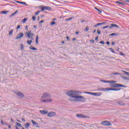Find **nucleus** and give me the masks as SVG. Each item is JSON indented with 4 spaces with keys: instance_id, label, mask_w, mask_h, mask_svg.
I'll return each instance as SVG.
<instances>
[{
    "instance_id": "52",
    "label": "nucleus",
    "mask_w": 129,
    "mask_h": 129,
    "mask_svg": "<svg viewBox=\"0 0 129 129\" xmlns=\"http://www.w3.org/2000/svg\"><path fill=\"white\" fill-rule=\"evenodd\" d=\"M67 39L68 41H69V40H70L69 37L67 36Z\"/></svg>"
},
{
    "instance_id": "17",
    "label": "nucleus",
    "mask_w": 129,
    "mask_h": 129,
    "mask_svg": "<svg viewBox=\"0 0 129 129\" xmlns=\"http://www.w3.org/2000/svg\"><path fill=\"white\" fill-rule=\"evenodd\" d=\"M31 122L32 123V124H33L34 125H36V126H37L38 124V122H37L34 121V120H31Z\"/></svg>"
},
{
    "instance_id": "62",
    "label": "nucleus",
    "mask_w": 129,
    "mask_h": 129,
    "mask_svg": "<svg viewBox=\"0 0 129 129\" xmlns=\"http://www.w3.org/2000/svg\"><path fill=\"white\" fill-rule=\"evenodd\" d=\"M64 43H65V42H64V41H62V42H61L62 44H64Z\"/></svg>"
},
{
    "instance_id": "58",
    "label": "nucleus",
    "mask_w": 129,
    "mask_h": 129,
    "mask_svg": "<svg viewBox=\"0 0 129 129\" xmlns=\"http://www.w3.org/2000/svg\"><path fill=\"white\" fill-rule=\"evenodd\" d=\"M98 37H96L95 38V40H98Z\"/></svg>"
},
{
    "instance_id": "55",
    "label": "nucleus",
    "mask_w": 129,
    "mask_h": 129,
    "mask_svg": "<svg viewBox=\"0 0 129 129\" xmlns=\"http://www.w3.org/2000/svg\"><path fill=\"white\" fill-rule=\"evenodd\" d=\"M33 28H37V26H36V25H34V26H33Z\"/></svg>"
},
{
    "instance_id": "18",
    "label": "nucleus",
    "mask_w": 129,
    "mask_h": 129,
    "mask_svg": "<svg viewBox=\"0 0 129 129\" xmlns=\"http://www.w3.org/2000/svg\"><path fill=\"white\" fill-rule=\"evenodd\" d=\"M109 36H118V33H111L109 34Z\"/></svg>"
},
{
    "instance_id": "60",
    "label": "nucleus",
    "mask_w": 129,
    "mask_h": 129,
    "mask_svg": "<svg viewBox=\"0 0 129 129\" xmlns=\"http://www.w3.org/2000/svg\"><path fill=\"white\" fill-rule=\"evenodd\" d=\"M53 21H56V18H54V19H53Z\"/></svg>"
},
{
    "instance_id": "41",
    "label": "nucleus",
    "mask_w": 129,
    "mask_h": 129,
    "mask_svg": "<svg viewBox=\"0 0 129 129\" xmlns=\"http://www.w3.org/2000/svg\"><path fill=\"white\" fill-rule=\"evenodd\" d=\"M90 41L91 42V43H94V40L93 39H91Z\"/></svg>"
},
{
    "instance_id": "59",
    "label": "nucleus",
    "mask_w": 129,
    "mask_h": 129,
    "mask_svg": "<svg viewBox=\"0 0 129 129\" xmlns=\"http://www.w3.org/2000/svg\"><path fill=\"white\" fill-rule=\"evenodd\" d=\"M112 45H114V42H112Z\"/></svg>"
},
{
    "instance_id": "51",
    "label": "nucleus",
    "mask_w": 129,
    "mask_h": 129,
    "mask_svg": "<svg viewBox=\"0 0 129 129\" xmlns=\"http://www.w3.org/2000/svg\"><path fill=\"white\" fill-rule=\"evenodd\" d=\"M106 44H107V45H109V44H110L109 41H107L106 42Z\"/></svg>"
},
{
    "instance_id": "37",
    "label": "nucleus",
    "mask_w": 129,
    "mask_h": 129,
    "mask_svg": "<svg viewBox=\"0 0 129 129\" xmlns=\"http://www.w3.org/2000/svg\"><path fill=\"white\" fill-rule=\"evenodd\" d=\"M118 104H119L120 105H123V104H122V102H118Z\"/></svg>"
},
{
    "instance_id": "56",
    "label": "nucleus",
    "mask_w": 129,
    "mask_h": 129,
    "mask_svg": "<svg viewBox=\"0 0 129 129\" xmlns=\"http://www.w3.org/2000/svg\"><path fill=\"white\" fill-rule=\"evenodd\" d=\"M125 2H126V3H129V0H125Z\"/></svg>"
},
{
    "instance_id": "47",
    "label": "nucleus",
    "mask_w": 129,
    "mask_h": 129,
    "mask_svg": "<svg viewBox=\"0 0 129 129\" xmlns=\"http://www.w3.org/2000/svg\"><path fill=\"white\" fill-rule=\"evenodd\" d=\"M18 12H19V11H16V12H15L14 13V14L16 15V14H18Z\"/></svg>"
},
{
    "instance_id": "28",
    "label": "nucleus",
    "mask_w": 129,
    "mask_h": 129,
    "mask_svg": "<svg viewBox=\"0 0 129 129\" xmlns=\"http://www.w3.org/2000/svg\"><path fill=\"white\" fill-rule=\"evenodd\" d=\"M14 32V29H12L10 32H9V35L11 36L12 34Z\"/></svg>"
},
{
    "instance_id": "61",
    "label": "nucleus",
    "mask_w": 129,
    "mask_h": 129,
    "mask_svg": "<svg viewBox=\"0 0 129 129\" xmlns=\"http://www.w3.org/2000/svg\"><path fill=\"white\" fill-rule=\"evenodd\" d=\"M96 30H94V33H96Z\"/></svg>"
},
{
    "instance_id": "34",
    "label": "nucleus",
    "mask_w": 129,
    "mask_h": 129,
    "mask_svg": "<svg viewBox=\"0 0 129 129\" xmlns=\"http://www.w3.org/2000/svg\"><path fill=\"white\" fill-rule=\"evenodd\" d=\"M71 20H72V18H70L69 19H66V21L67 22L68 21H71Z\"/></svg>"
},
{
    "instance_id": "8",
    "label": "nucleus",
    "mask_w": 129,
    "mask_h": 129,
    "mask_svg": "<svg viewBox=\"0 0 129 129\" xmlns=\"http://www.w3.org/2000/svg\"><path fill=\"white\" fill-rule=\"evenodd\" d=\"M101 124H102V125H104V126H109L112 125L110 122L107 120L102 121Z\"/></svg>"
},
{
    "instance_id": "9",
    "label": "nucleus",
    "mask_w": 129,
    "mask_h": 129,
    "mask_svg": "<svg viewBox=\"0 0 129 129\" xmlns=\"http://www.w3.org/2000/svg\"><path fill=\"white\" fill-rule=\"evenodd\" d=\"M47 116L49 117H52L53 116H56V112H53V111L49 112L48 113Z\"/></svg>"
},
{
    "instance_id": "12",
    "label": "nucleus",
    "mask_w": 129,
    "mask_h": 129,
    "mask_svg": "<svg viewBox=\"0 0 129 129\" xmlns=\"http://www.w3.org/2000/svg\"><path fill=\"white\" fill-rule=\"evenodd\" d=\"M112 28H119L117 25L114 24H111L110 27H109V29H111Z\"/></svg>"
},
{
    "instance_id": "5",
    "label": "nucleus",
    "mask_w": 129,
    "mask_h": 129,
    "mask_svg": "<svg viewBox=\"0 0 129 129\" xmlns=\"http://www.w3.org/2000/svg\"><path fill=\"white\" fill-rule=\"evenodd\" d=\"M100 91H118V90H120V89H116L115 88H103L102 89H100Z\"/></svg>"
},
{
    "instance_id": "39",
    "label": "nucleus",
    "mask_w": 129,
    "mask_h": 129,
    "mask_svg": "<svg viewBox=\"0 0 129 129\" xmlns=\"http://www.w3.org/2000/svg\"><path fill=\"white\" fill-rule=\"evenodd\" d=\"M97 34H101V33H100V30H98L97 31Z\"/></svg>"
},
{
    "instance_id": "10",
    "label": "nucleus",
    "mask_w": 129,
    "mask_h": 129,
    "mask_svg": "<svg viewBox=\"0 0 129 129\" xmlns=\"http://www.w3.org/2000/svg\"><path fill=\"white\" fill-rule=\"evenodd\" d=\"M23 37H24V33L21 32V33L18 34L17 37L16 38V39L18 40V39H20L21 38H23Z\"/></svg>"
},
{
    "instance_id": "25",
    "label": "nucleus",
    "mask_w": 129,
    "mask_h": 129,
    "mask_svg": "<svg viewBox=\"0 0 129 129\" xmlns=\"http://www.w3.org/2000/svg\"><path fill=\"white\" fill-rule=\"evenodd\" d=\"M85 94H91V95H94V93L92 92H84Z\"/></svg>"
},
{
    "instance_id": "32",
    "label": "nucleus",
    "mask_w": 129,
    "mask_h": 129,
    "mask_svg": "<svg viewBox=\"0 0 129 129\" xmlns=\"http://www.w3.org/2000/svg\"><path fill=\"white\" fill-rule=\"evenodd\" d=\"M17 125H18V126H20V127H22V124L20 123H16Z\"/></svg>"
},
{
    "instance_id": "46",
    "label": "nucleus",
    "mask_w": 129,
    "mask_h": 129,
    "mask_svg": "<svg viewBox=\"0 0 129 129\" xmlns=\"http://www.w3.org/2000/svg\"><path fill=\"white\" fill-rule=\"evenodd\" d=\"M42 23H44V20H42L40 22H39V24H42Z\"/></svg>"
},
{
    "instance_id": "27",
    "label": "nucleus",
    "mask_w": 129,
    "mask_h": 129,
    "mask_svg": "<svg viewBox=\"0 0 129 129\" xmlns=\"http://www.w3.org/2000/svg\"><path fill=\"white\" fill-rule=\"evenodd\" d=\"M95 10H96L97 11H98L99 12V14H101V13H102V12L101 11H100L99 9L96 8V7H95Z\"/></svg>"
},
{
    "instance_id": "24",
    "label": "nucleus",
    "mask_w": 129,
    "mask_h": 129,
    "mask_svg": "<svg viewBox=\"0 0 129 129\" xmlns=\"http://www.w3.org/2000/svg\"><path fill=\"white\" fill-rule=\"evenodd\" d=\"M1 13L2 14H3V15H6V14H8V13H9V12L3 11H1Z\"/></svg>"
},
{
    "instance_id": "4",
    "label": "nucleus",
    "mask_w": 129,
    "mask_h": 129,
    "mask_svg": "<svg viewBox=\"0 0 129 129\" xmlns=\"http://www.w3.org/2000/svg\"><path fill=\"white\" fill-rule=\"evenodd\" d=\"M26 38L30 39V40H34V33H32V31L26 32L25 33Z\"/></svg>"
},
{
    "instance_id": "3",
    "label": "nucleus",
    "mask_w": 129,
    "mask_h": 129,
    "mask_svg": "<svg viewBox=\"0 0 129 129\" xmlns=\"http://www.w3.org/2000/svg\"><path fill=\"white\" fill-rule=\"evenodd\" d=\"M100 81L104 83H111L110 86H111V87H114V88H116V87H124V86H123V85H121L119 84H114V83H116V81L110 82L108 81L101 80H100Z\"/></svg>"
},
{
    "instance_id": "42",
    "label": "nucleus",
    "mask_w": 129,
    "mask_h": 129,
    "mask_svg": "<svg viewBox=\"0 0 129 129\" xmlns=\"http://www.w3.org/2000/svg\"><path fill=\"white\" fill-rule=\"evenodd\" d=\"M21 28V26L20 25H18L17 27V29L19 30V29H20Z\"/></svg>"
},
{
    "instance_id": "40",
    "label": "nucleus",
    "mask_w": 129,
    "mask_h": 129,
    "mask_svg": "<svg viewBox=\"0 0 129 129\" xmlns=\"http://www.w3.org/2000/svg\"><path fill=\"white\" fill-rule=\"evenodd\" d=\"M104 24H105V22H102L101 23H98V25H99L100 26L101 25H104Z\"/></svg>"
},
{
    "instance_id": "35",
    "label": "nucleus",
    "mask_w": 129,
    "mask_h": 129,
    "mask_svg": "<svg viewBox=\"0 0 129 129\" xmlns=\"http://www.w3.org/2000/svg\"><path fill=\"white\" fill-rule=\"evenodd\" d=\"M107 28H109V26H106L102 27V29H106Z\"/></svg>"
},
{
    "instance_id": "64",
    "label": "nucleus",
    "mask_w": 129,
    "mask_h": 129,
    "mask_svg": "<svg viewBox=\"0 0 129 129\" xmlns=\"http://www.w3.org/2000/svg\"><path fill=\"white\" fill-rule=\"evenodd\" d=\"M16 129H19V128L18 127V126H16Z\"/></svg>"
},
{
    "instance_id": "21",
    "label": "nucleus",
    "mask_w": 129,
    "mask_h": 129,
    "mask_svg": "<svg viewBox=\"0 0 129 129\" xmlns=\"http://www.w3.org/2000/svg\"><path fill=\"white\" fill-rule=\"evenodd\" d=\"M25 126V128L28 129L29 128V126H30V124L29 123H26V124L24 125Z\"/></svg>"
},
{
    "instance_id": "44",
    "label": "nucleus",
    "mask_w": 129,
    "mask_h": 129,
    "mask_svg": "<svg viewBox=\"0 0 129 129\" xmlns=\"http://www.w3.org/2000/svg\"><path fill=\"white\" fill-rule=\"evenodd\" d=\"M100 44H104V42L103 41H100Z\"/></svg>"
},
{
    "instance_id": "50",
    "label": "nucleus",
    "mask_w": 129,
    "mask_h": 129,
    "mask_svg": "<svg viewBox=\"0 0 129 129\" xmlns=\"http://www.w3.org/2000/svg\"><path fill=\"white\" fill-rule=\"evenodd\" d=\"M8 127H9V128H10V129L12 128V126H11L10 125H8Z\"/></svg>"
},
{
    "instance_id": "31",
    "label": "nucleus",
    "mask_w": 129,
    "mask_h": 129,
    "mask_svg": "<svg viewBox=\"0 0 129 129\" xmlns=\"http://www.w3.org/2000/svg\"><path fill=\"white\" fill-rule=\"evenodd\" d=\"M109 50H110V51H111V52H112V53H113L114 54L115 53V52H114V50H113V49H112V48H109Z\"/></svg>"
},
{
    "instance_id": "45",
    "label": "nucleus",
    "mask_w": 129,
    "mask_h": 129,
    "mask_svg": "<svg viewBox=\"0 0 129 129\" xmlns=\"http://www.w3.org/2000/svg\"><path fill=\"white\" fill-rule=\"evenodd\" d=\"M28 26H26L25 27V29H26V31H28Z\"/></svg>"
},
{
    "instance_id": "16",
    "label": "nucleus",
    "mask_w": 129,
    "mask_h": 129,
    "mask_svg": "<svg viewBox=\"0 0 129 129\" xmlns=\"http://www.w3.org/2000/svg\"><path fill=\"white\" fill-rule=\"evenodd\" d=\"M16 2L17 3V4H21V5H25V6L27 5V3H26L25 2L17 1H16Z\"/></svg>"
},
{
    "instance_id": "26",
    "label": "nucleus",
    "mask_w": 129,
    "mask_h": 129,
    "mask_svg": "<svg viewBox=\"0 0 129 129\" xmlns=\"http://www.w3.org/2000/svg\"><path fill=\"white\" fill-rule=\"evenodd\" d=\"M116 4H119V5H122L123 6H124V3H122L119 2L118 1L116 2Z\"/></svg>"
},
{
    "instance_id": "49",
    "label": "nucleus",
    "mask_w": 129,
    "mask_h": 129,
    "mask_svg": "<svg viewBox=\"0 0 129 129\" xmlns=\"http://www.w3.org/2000/svg\"><path fill=\"white\" fill-rule=\"evenodd\" d=\"M1 123H2V124H5V123L4 122V121L3 120H1Z\"/></svg>"
},
{
    "instance_id": "43",
    "label": "nucleus",
    "mask_w": 129,
    "mask_h": 129,
    "mask_svg": "<svg viewBox=\"0 0 129 129\" xmlns=\"http://www.w3.org/2000/svg\"><path fill=\"white\" fill-rule=\"evenodd\" d=\"M98 26H100L99 25H98V23L96 25H94V28H96V27H98Z\"/></svg>"
},
{
    "instance_id": "2",
    "label": "nucleus",
    "mask_w": 129,
    "mask_h": 129,
    "mask_svg": "<svg viewBox=\"0 0 129 129\" xmlns=\"http://www.w3.org/2000/svg\"><path fill=\"white\" fill-rule=\"evenodd\" d=\"M39 100L43 103H51V102H53V99L51 98V94L48 92L44 93L41 95Z\"/></svg>"
},
{
    "instance_id": "20",
    "label": "nucleus",
    "mask_w": 129,
    "mask_h": 129,
    "mask_svg": "<svg viewBox=\"0 0 129 129\" xmlns=\"http://www.w3.org/2000/svg\"><path fill=\"white\" fill-rule=\"evenodd\" d=\"M27 21H28V18H25L24 19H23L22 20V23L23 24H25V23H26V22H27Z\"/></svg>"
},
{
    "instance_id": "13",
    "label": "nucleus",
    "mask_w": 129,
    "mask_h": 129,
    "mask_svg": "<svg viewBox=\"0 0 129 129\" xmlns=\"http://www.w3.org/2000/svg\"><path fill=\"white\" fill-rule=\"evenodd\" d=\"M102 94L101 92L94 93V96H100Z\"/></svg>"
},
{
    "instance_id": "1",
    "label": "nucleus",
    "mask_w": 129,
    "mask_h": 129,
    "mask_svg": "<svg viewBox=\"0 0 129 129\" xmlns=\"http://www.w3.org/2000/svg\"><path fill=\"white\" fill-rule=\"evenodd\" d=\"M66 94L70 97V99H69L70 101L84 102L86 100L85 98L83 96H81L82 92L80 91L70 90L67 91L66 92Z\"/></svg>"
},
{
    "instance_id": "29",
    "label": "nucleus",
    "mask_w": 129,
    "mask_h": 129,
    "mask_svg": "<svg viewBox=\"0 0 129 129\" xmlns=\"http://www.w3.org/2000/svg\"><path fill=\"white\" fill-rule=\"evenodd\" d=\"M56 24V22L53 21L51 23H50V26H54V25Z\"/></svg>"
},
{
    "instance_id": "19",
    "label": "nucleus",
    "mask_w": 129,
    "mask_h": 129,
    "mask_svg": "<svg viewBox=\"0 0 129 129\" xmlns=\"http://www.w3.org/2000/svg\"><path fill=\"white\" fill-rule=\"evenodd\" d=\"M29 48L31 49V50H33L34 51H37V48L34 47V46H30L29 47Z\"/></svg>"
},
{
    "instance_id": "36",
    "label": "nucleus",
    "mask_w": 129,
    "mask_h": 129,
    "mask_svg": "<svg viewBox=\"0 0 129 129\" xmlns=\"http://www.w3.org/2000/svg\"><path fill=\"white\" fill-rule=\"evenodd\" d=\"M85 31H89V27H87L86 28V29H85Z\"/></svg>"
},
{
    "instance_id": "22",
    "label": "nucleus",
    "mask_w": 129,
    "mask_h": 129,
    "mask_svg": "<svg viewBox=\"0 0 129 129\" xmlns=\"http://www.w3.org/2000/svg\"><path fill=\"white\" fill-rule=\"evenodd\" d=\"M20 48H21V51H24V44H23V43H21L20 44Z\"/></svg>"
},
{
    "instance_id": "30",
    "label": "nucleus",
    "mask_w": 129,
    "mask_h": 129,
    "mask_svg": "<svg viewBox=\"0 0 129 129\" xmlns=\"http://www.w3.org/2000/svg\"><path fill=\"white\" fill-rule=\"evenodd\" d=\"M39 13H40V11H39V10L37 11L35 13V16H38V15H39Z\"/></svg>"
},
{
    "instance_id": "7",
    "label": "nucleus",
    "mask_w": 129,
    "mask_h": 129,
    "mask_svg": "<svg viewBox=\"0 0 129 129\" xmlns=\"http://www.w3.org/2000/svg\"><path fill=\"white\" fill-rule=\"evenodd\" d=\"M41 12H44V11H52V8L49 6H42L41 7Z\"/></svg>"
},
{
    "instance_id": "54",
    "label": "nucleus",
    "mask_w": 129,
    "mask_h": 129,
    "mask_svg": "<svg viewBox=\"0 0 129 129\" xmlns=\"http://www.w3.org/2000/svg\"><path fill=\"white\" fill-rule=\"evenodd\" d=\"M76 35H78V34H79V32L78 31H77V32H76Z\"/></svg>"
},
{
    "instance_id": "14",
    "label": "nucleus",
    "mask_w": 129,
    "mask_h": 129,
    "mask_svg": "<svg viewBox=\"0 0 129 129\" xmlns=\"http://www.w3.org/2000/svg\"><path fill=\"white\" fill-rule=\"evenodd\" d=\"M40 112L41 114H48V111L40 110Z\"/></svg>"
},
{
    "instance_id": "6",
    "label": "nucleus",
    "mask_w": 129,
    "mask_h": 129,
    "mask_svg": "<svg viewBox=\"0 0 129 129\" xmlns=\"http://www.w3.org/2000/svg\"><path fill=\"white\" fill-rule=\"evenodd\" d=\"M76 117L78 118H90V116H86L83 114H77Z\"/></svg>"
},
{
    "instance_id": "38",
    "label": "nucleus",
    "mask_w": 129,
    "mask_h": 129,
    "mask_svg": "<svg viewBox=\"0 0 129 129\" xmlns=\"http://www.w3.org/2000/svg\"><path fill=\"white\" fill-rule=\"evenodd\" d=\"M112 74H113L114 75H119V73H112Z\"/></svg>"
},
{
    "instance_id": "63",
    "label": "nucleus",
    "mask_w": 129,
    "mask_h": 129,
    "mask_svg": "<svg viewBox=\"0 0 129 129\" xmlns=\"http://www.w3.org/2000/svg\"><path fill=\"white\" fill-rule=\"evenodd\" d=\"M11 121H12V122H14V121L13 120V119H11Z\"/></svg>"
},
{
    "instance_id": "15",
    "label": "nucleus",
    "mask_w": 129,
    "mask_h": 129,
    "mask_svg": "<svg viewBox=\"0 0 129 129\" xmlns=\"http://www.w3.org/2000/svg\"><path fill=\"white\" fill-rule=\"evenodd\" d=\"M38 40H39V35H37L36 36V40H35L36 44L37 45L39 44Z\"/></svg>"
},
{
    "instance_id": "57",
    "label": "nucleus",
    "mask_w": 129,
    "mask_h": 129,
    "mask_svg": "<svg viewBox=\"0 0 129 129\" xmlns=\"http://www.w3.org/2000/svg\"><path fill=\"white\" fill-rule=\"evenodd\" d=\"M15 14L13 13L12 15H11V17H13V16H15Z\"/></svg>"
},
{
    "instance_id": "23",
    "label": "nucleus",
    "mask_w": 129,
    "mask_h": 129,
    "mask_svg": "<svg viewBox=\"0 0 129 129\" xmlns=\"http://www.w3.org/2000/svg\"><path fill=\"white\" fill-rule=\"evenodd\" d=\"M32 42H33V40H27V43L28 44V45H31V44H32Z\"/></svg>"
},
{
    "instance_id": "48",
    "label": "nucleus",
    "mask_w": 129,
    "mask_h": 129,
    "mask_svg": "<svg viewBox=\"0 0 129 129\" xmlns=\"http://www.w3.org/2000/svg\"><path fill=\"white\" fill-rule=\"evenodd\" d=\"M120 55H121V56H123L124 54L123 53L120 52Z\"/></svg>"
},
{
    "instance_id": "53",
    "label": "nucleus",
    "mask_w": 129,
    "mask_h": 129,
    "mask_svg": "<svg viewBox=\"0 0 129 129\" xmlns=\"http://www.w3.org/2000/svg\"><path fill=\"white\" fill-rule=\"evenodd\" d=\"M76 40V38H74L72 39V41H75Z\"/></svg>"
},
{
    "instance_id": "33",
    "label": "nucleus",
    "mask_w": 129,
    "mask_h": 129,
    "mask_svg": "<svg viewBox=\"0 0 129 129\" xmlns=\"http://www.w3.org/2000/svg\"><path fill=\"white\" fill-rule=\"evenodd\" d=\"M32 20H33V21H36V16H33L32 17Z\"/></svg>"
},
{
    "instance_id": "11",
    "label": "nucleus",
    "mask_w": 129,
    "mask_h": 129,
    "mask_svg": "<svg viewBox=\"0 0 129 129\" xmlns=\"http://www.w3.org/2000/svg\"><path fill=\"white\" fill-rule=\"evenodd\" d=\"M16 94L18 96H19V97H20V98H23V97H24V94L20 92H17Z\"/></svg>"
}]
</instances>
